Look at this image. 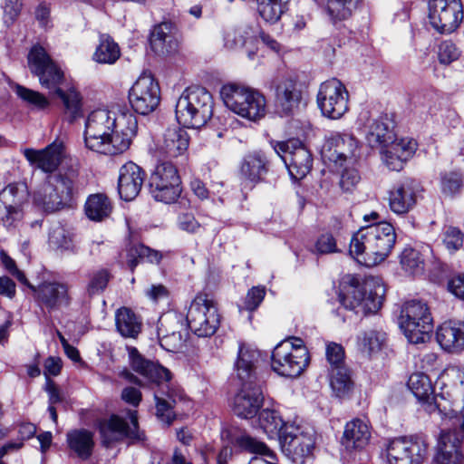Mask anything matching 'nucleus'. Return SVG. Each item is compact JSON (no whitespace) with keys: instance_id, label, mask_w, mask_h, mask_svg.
Here are the masks:
<instances>
[{"instance_id":"7c9ffc66","label":"nucleus","mask_w":464,"mask_h":464,"mask_svg":"<svg viewBox=\"0 0 464 464\" xmlns=\"http://www.w3.org/2000/svg\"><path fill=\"white\" fill-rule=\"evenodd\" d=\"M276 105L281 113L290 114L299 104L301 92L296 82L290 78H282L276 82Z\"/></svg>"},{"instance_id":"5fc2aeb1","label":"nucleus","mask_w":464,"mask_h":464,"mask_svg":"<svg viewBox=\"0 0 464 464\" xmlns=\"http://www.w3.org/2000/svg\"><path fill=\"white\" fill-rule=\"evenodd\" d=\"M110 277V274L106 269H100L93 272L87 285L89 295H93L103 292L109 283Z\"/></svg>"},{"instance_id":"4be33fe9","label":"nucleus","mask_w":464,"mask_h":464,"mask_svg":"<svg viewBox=\"0 0 464 464\" xmlns=\"http://www.w3.org/2000/svg\"><path fill=\"white\" fill-rule=\"evenodd\" d=\"M363 132L371 148L382 149L399 140L394 132V122L387 116L369 120Z\"/></svg>"},{"instance_id":"412c9836","label":"nucleus","mask_w":464,"mask_h":464,"mask_svg":"<svg viewBox=\"0 0 464 464\" xmlns=\"http://www.w3.org/2000/svg\"><path fill=\"white\" fill-rule=\"evenodd\" d=\"M419 185L412 179L395 184L388 192L390 209L397 215L410 212L417 203Z\"/></svg>"},{"instance_id":"f257e3e1","label":"nucleus","mask_w":464,"mask_h":464,"mask_svg":"<svg viewBox=\"0 0 464 464\" xmlns=\"http://www.w3.org/2000/svg\"><path fill=\"white\" fill-rule=\"evenodd\" d=\"M138 121L126 106L112 105L88 113L84 121L85 147L98 154L116 156L125 152L137 135Z\"/></svg>"},{"instance_id":"2eb2a0df","label":"nucleus","mask_w":464,"mask_h":464,"mask_svg":"<svg viewBox=\"0 0 464 464\" xmlns=\"http://www.w3.org/2000/svg\"><path fill=\"white\" fill-rule=\"evenodd\" d=\"M160 101V86L150 74H141L130 89V104L137 113L141 115L154 111Z\"/></svg>"},{"instance_id":"864d4df0","label":"nucleus","mask_w":464,"mask_h":464,"mask_svg":"<svg viewBox=\"0 0 464 464\" xmlns=\"http://www.w3.org/2000/svg\"><path fill=\"white\" fill-rule=\"evenodd\" d=\"M236 444L243 450L248 453H256L261 455H272L268 447L257 440L256 437H237Z\"/></svg>"},{"instance_id":"680f3d73","label":"nucleus","mask_w":464,"mask_h":464,"mask_svg":"<svg viewBox=\"0 0 464 464\" xmlns=\"http://www.w3.org/2000/svg\"><path fill=\"white\" fill-rule=\"evenodd\" d=\"M156 415L161 421L169 424L174 417L172 404L170 401L160 398L155 394Z\"/></svg>"},{"instance_id":"13d9d810","label":"nucleus","mask_w":464,"mask_h":464,"mask_svg":"<svg viewBox=\"0 0 464 464\" xmlns=\"http://www.w3.org/2000/svg\"><path fill=\"white\" fill-rule=\"evenodd\" d=\"M266 295V288L264 286H253L248 290L244 301V309L247 311H255L262 303Z\"/></svg>"},{"instance_id":"c9c22d12","label":"nucleus","mask_w":464,"mask_h":464,"mask_svg":"<svg viewBox=\"0 0 464 464\" xmlns=\"http://www.w3.org/2000/svg\"><path fill=\"white\" fill-rule=\"evenodd\" d=\"M150 44L153 52L159 55L170 54L178 48V41L171 34V27L168 23H162L153 28Z\"/></svg>"},{"instance_id":"f03ea898","label":"nucleus","mask_w":464,"mask_h":464,"mask_svg":"<svg viewBox=\"0 0 464 464\" xmlns=\"http://www.w3.org/2000/svg\"><path fill=\"white\" fill-rule=\"evenodd\" d=\"M28 68L36 75L41 85L48 90H53L62 100L65 114L72 122L82 116V96L74 88L63 91L59 85L63 81V72L51 58L47 51L40 44H34L27 55Z\"/></svg>"},{"instance_id":"f8f14e48","label":"nucleus","mask_w":464,"mask_h":464,"mask_svg":"<svg viewBox=\"0 0 464 464\" xmlns=\"http://www.w3.org/2000/svg\"><path fill=\"white\" fill-rule=\"evenodd\" d=\"M152 198L160 202L170 204L180 195V178L177 168L170 162L156 166L149 180Z\"/></svg>"},{"instance_id":"49530a36","label":"nucleus","mask_w":464,"mask_h":464,"mask_svg":"<svg viewBox=\"0 0 464 464\" xmlns=\"http://www.w3.org/2000/svg\"><path fill=\"white\" fill-rule=\"evenodd\" d=\"M408 387L418 400H427L433 392L430 378L421 372L410 376Z\"/></svg>"},{"instance_id":"bf43d9fd","label":"nucleus","mask_w":464,"mask_h":464,"mask_svg":"<svg viewBox=\"0 0 464 464\" xmlns=\"http://www.w3.org/2000/svg\"><path fill=\"white\" fill-rule=\"evenodd\" d=\"M443 243L450 251L459 249L463 245L462 232L457 227H448L444 234Z\"/></svg>"},{"instance_id":"c03bdc74","label":"nucleus","mask_w":464,"mask_h":464,"mask_svg":"<svg viewBox=\"0 0 464 464\" xmlns=\"http://www.w3.org/2000/svg\"><path fill=\"white\" fill-rule=\"evenodd\" d=\"M401 268L411 275H420L424 271V259L421 253L411 246H406L400 254Z\"/></svg>"},{"instance_id":"0eeeda50","label":"nucleus","mask_w":464,"mask_h":464,"mask_svg":"<svg viewBox=\"0 0 464 464\" xmlns=\"http://www.w3.org/2000/svg\"><path fill=\"white\" fill-rule=\"evenodd\" d=\"M308 363L309 353L300 338L284 340L272 352V370L281 376L295 378L304 372Z\"/></svg>"},{"instance_id":"4c0bfd02","label":"nucleus","mask_w":464,"mask_h":464,"mask_svg":"<svg viewBox=\"0 0 464 464\" xmlns=\"http://www.w3.org/2000/svg\"><path fill=\"white\" fill-rule=\"evenodd\" d=\"M330 387L335 397L344 399L349 397L353 389L350 371L346 366L329 368Z\"/></svg>"},{"instance_id":"3c124183","label":"nucleus","mask_w":464,"mask_h":464,"mask_svg":"<svg viewBox=\"0 0 464 464\" xmlns=\"http://www.w3.org/2000/svg\"><path fill=\"white\" fill-rule=\"evenodd\" d=\"M14 91L21 100L38 110H44L49 106V101L38 92L19 84L14 87Z\"/></svg>"},{"instance_id":"58836bf2","label":"nucleus","mask_w":464,"mask_h":464,"mask_svg":"<svg viewBox=\"0 0 464 464\" xmlns=\"http://www.w3.org/2000/svg\"><path fill=\"white\" fill-rule=\"evenodd\" d=\"M117 331L125 338H136L141 330V321L127 307H121L115 313Z\"/></svg>"},{"instance_id":"052dcab7","label":"nucleus","mask_w":464,"mask_h":464,"mask_svg":"<svg viewBox=\"0 0 464 464\" xmlns=\"http://www.w3.org/2000/svg\"><path fill=\"white\" fill-rule=\"evenodd\" d=\"M315 250L318 254H332L338 251L336 240L331 233L322 234L316 240Z\"/></svg>"},{"instance_id":"20e7f679","label":"nucleus","mask_w":464,"mask_h":464,"mask_svg":"<svg viewBox=\"0 0 464 464\" xmlns=\"http://www.w3.org/2000/svg\"><path fill=\"white\" fill-rule=\"evenodd\" d=\"M76 172L50 175L33 192L34 205L47 214L72 208L75 203L77 188Z\"/></svg>"},{"instance_id":"dca6fc26","label":"nucleus","mask_w":464,"mask_h":464,"mask_svg":"<svg viewBox=\"0 0 464 464\" xmlns=\"http://www.w3.org/2000/svg\"><path fill=\"white\" fill-rule=\"evenodd\" d=\"M275 150L295 179H303L310 172L313 161L311 153L298 140L278 142Z\"/></svg>"},{"instance_id":"ea45409f","label":"nucleus","mask_w":464,"mask_h":464,"mask_svg":"<svg viewBox=\"0 0 464 464\" xmlns=\"http://www.w3.org/2000/svg\"><path fill=\"white\" fill-rule=\"evenodd\" d=\"M223 38L225 47L230 50L247 46L257 42L256 31L248 25L227 29L224 32Z\"/></svg>"},{"instance_id":"423d86ee","label":"nucleus","mask_w":464,"mask_h":464,"mask_svg":"<svg viewBox=\"0 0 464 464\" xmlns=\"http://www.w3.org/2000/svg\"><path fill=\"white\" fill-rule=\"evenodd\" d=\"M220 95L226 107L242 118L256 121L266 115V98L256 89L228 83L221 88Z\"/></svg>"},{"instance_id":"6e6d98bb","label":"nucleus","mask_w":464,"mask_h":464,"mask_svg":"<svg viewBox=\"0 0 464 464\" xmlns=\"http://www.w3.org/2000/svg\"><path fill=\"white\" fill-rule=\"evenodd\" d=\"M371 432L369 420L366 417H356L345 424L343 435H370Z\"/></svg>"},{"instance_id":"39448f33","label":"nucleus","mask_w":464,"mask_h":464,"mask_svg":"<svg viewBox=\"0 0 464 464\" xmlns=\"http://www.w3.org/2000/svg\"><path fill=\"white\" fill-rule=\"evenodd\" d=\"M175 114L178 122L183 127L201 128L212 117V95L203 87H188L176 102Z\"/></svg>"},{"instance_id":"37998d69","label":"nucleus","mask_w":464,"mask_h":464,"mask_svg":"<svg viewBox=\"0 0 464 464\" xmlns=\"http://www.w3.org/2000/svg\"><path fill=\"white\" fill-rule=\"evenodd\" d=\"M290 0H256L257 12L264 21L275 24L288 8Z\"/></svg>"},{"instance_id":"7ed1b4c3","label":"nucleus","mask_w":464,"mask_h":464,"mask_svg":"<svg viewBox=\"0 0 464 464\" xmlns=\"http://www.w3.org/2000/svg\"><path fill=\"white\" fill-rule=\"evenodd\" d=\"M395 242L396 234L392 225L377 222L362 227L353 234L349 251L365 266H374L388 257Z\"/></svg>"},{"instance_id":"ddd939ff","label":"nucleus","mask_w":464,"mask_h":464,"mask_svg":"<svg viewBox=\"0 0 464 464\" xmlns=\"http://www.w3.org/2000/svg\"><path fill=\"white\" fill-rule=\"evenodd\" d=\"M316 102L324 117L339 120L348 111L349 93L339 80L333 78L320 85Z\"/></svg>"},{"instance_id":"a19ab883","label":"nucleus","mask_w":464,"mask_h":464,"mask_svg":"<svg viewBox=\"0 0 464 464\" xmlns=\"http://www.w3.org/2000/svg\"><path fill=\"white\" fill-rule=\"evenodd\" d=\"M121 56V50L117 43L107 34L100 36V43L93 53V60L98 63L113 64Z\"/></svg>"},{"instance_id":"8fccbe9b","label":"nucleus","mask_w":464,"mask_h":464,"mask_svg":"<svg viewBox=\"0 0 464 464\" xmlns=\"http://www.w3.org/2000/svg\"><path fill=\"white\" fill-rule=\"evenodd\" d=\"M462 54V50L452 40L441 41L437 45L436 55L440 64L448 66L458 61Z\"/></svg>"},{"instance_id":"aec40b11","label":"nucleus","mask_w":464,"mask_h":464,"mask_svg":"<svg viewBox=\"0 0 464 464\" xmlns=\"http://www.w3.org/2000/svg\"><path fill=\"white\" fill-rule=\"evenodd\" d=\"M263 401V392L257 384L241 383V388L231 399L230 406L237 416L251 419L256 415Z\"/></svg>"},{"instance_id":"a18cd8bd","label":"nucleus","mask_w":464,"mask_h":464,"mask_svg":"<svg viewBox=\"0 0 464 464\" xmlns=\"http://www.w3.org/2000/svg\"><path fill=\"white\" fill-rule=\"evenodd\" d=\"M161 255L144 245H135L128 251V266L133 270L140 262L148 261L150 263H159Z\"/></svg>"},{"instance_id":"a211bd4d","label":"nucleus","mask_w":464,"mask_h":464,"mask_svg":"<svg viewBox=\"0 0 464 464\" xmlns=\"http://www.w3.org/2000/svg\"><path fill=\"white\" fill-rule=\"evenodd\" d=\"M357 148V141L352 135L339 132L332 133L323 146L322 157L336 166L343 167L344 162L353 161Z\"/></svg>"},{"instance_id":"c85d7f7f","label":"nucleus","mask_w":464,"mask_h":464,"mask_svg":"<svg viewBox=\"0 0 464 464\" xmlns=\"http://www.w3.org/2000/svg\"><path fill=\"white\" fill-rule=\"evenodd\" d=\"M283 453L295 464H304L313 457L314 437H278Z\"/></svg>"},{"instance_id":"6ab92c4d","label":"nucleus","mask_w":464,"mask_h":464,"mask_svg":"<svg viewBox=\"0 0 464 464\" xmlns=\"http://www.w3.org/2000/svg\"><path fill=\"white\" fill-rule=\"evenodd\" d=\"M23 154L32 167L45 173L55 171L66 157L64 144L59 140L42 150L26 148L23 150Z\"/></svg>"},{"instance_id":"338daca9","label":"nucleus","mask_w":464,"mask_h":464,"mask_svg":"<svg viewBox=\"0 0 464 464\" xmlns=\"http://www.w3.org/2000/svg\"><path fill=\"white\" fill-rule=\"evenodd\" d=\"M4 19L5 24H12L19 15L22 0H5Z\"/></svg>"},{"instance_id":"bb28decb","label":"nucleus","mask_w":464,"mask_h":464,"mask_svg":"<svg viewBox=\"0 0 464 464\" xmlns=\"http://www.w3.org/2000/svg\"><path fill=\"white\" fill-rule=\"evenodd\" d=\"M416 149L417 143L413 139H399L381 149L382 160L389 169L399 171L403 168L404 162L412 157Z\"/></svg>"},{"instance_id":"72a5a7b5","label":"nucleus","mask_w":464,"mask_h":464,"mask_svg":"<svg viewBox=\"0 0 464 464\" xmlns=\"http://www.w3.org/2000/svg\"><path fill=\"white\" fill-rule=\"evenodd\" d=\"M269 161L262 151L246 154L240 166L241 178L248 182L256 184L262 181L268 172Z\"/></svg>"},{"instance_id":"e2e57ef3","label":"nucleus","mask_w":464,"mask_h":464,"mask_svg":"<svg viewBox=\"0 0 464 464\" xmlns=\"http://www.w3.org/2000/svg\"><path fill=\"white\" fill-rule=\"evenodd\" d=\"M344 352L343 347L335 343H331L326 347V358L330 368L335 366H345L343 363Z\"/></svg>"},{"instance_id":"79ce46f5","label":"nucleus","mask_w":464,"mask_h":464,"mask_svg":"<svg viewBox=\"0 0 464 464\" xmlns=\"http://www.w3.org/2000/svg\"><path fill=\"white\" fill-rule=\"evenodd\" d=\"M111 211V202L104 194L98 193L91 195L85 202V213L92 220L101 221L109 217Z\"/></svg>"},{"instance_id":"f3484780","label":"nucleus","mask_w":464,"mask_h":464,"mask_svg":"<svg viewBox=\"0 0 464 464\" xmlns=\"http://www.w3.org/2000/svg\"><path fill=\"white\" fill-rule=\"evenodd\" d=\"M158 334L160 345L168 351L177 352L185 345L188 332L181 315L167 313L159 320Z\"/></svg>"},{"instance_id":"c756f323","label":"nucleus","mask_w":464,"mask_h":464,"mask_svg":"<svg viewBox=\"0 0 464 464\" xmlns=\"http://www.w3.org/2000/svg\"><path fill=\"white\" fill-rule=\"evenodd\" d=\"M133 371L153 382H168L171 375L168 369L143 358L135 347H127Z\"/></svg>"},{"instance_id":"9d476101","label":"nucleus","mask_w":464,"mask_h":464,"mask_svg":"<svg viewBox=\"0 0 464 464\" xmlns=\"http://www.w3.org/2000/svg\"><path fill=\"white\" fill-rule=\"evenodd\" d=\"M186 319L188 328L198 337L213 335L220 324L216 303L201 293L191 301Z\"/></svg>"},{"instance_id":"1a4fd4ad","label":"nucleus","mask_w":464,"mask_h":464,"mask_svg":"<svg viewBox=\"0 0 464 464\" xmlns=\"http://www.w3.org/2000/svg\"><path fill=\"white\" fill-rule=\"evenodd\" d=\"M384 294L382 285L366 282L363 285H350L344 293L339 295V301L343 308L365 315L374 314L381 308Z\"/></svg>"},{"instance_id":"5701e85b","label":"nucleus","mask_w":464,"mask_h":464,"mask_svg":"<svg viewBox=\"0 0 464 464\" xmlns=\"http://www.w3.org/2000/svg\"><path fill=\"white\" fill-rule=\"evenodd\" d=\"M259 426L267 435H304L302 420L296 418L293 421H284L278 412L271 409H264L259 414Z\"/></svg>"},{"instance_id":"e433bc0d","label":"nucleus","mask_w":464,"mask_h":464,"mask_svg":"<svg viewBox=\"0 0 464 464\" xmlns=\"http://www.w3.org/2000/svg\"><path fill=\"white\" fill-rule=\"evenodd\" d=\"M100 431L104 435L107 432H118L121 435H137V412L130 411L127 418L112 415L108 420L100 422Z\"/></svg>"},{"instance_id":"f704fd0d","label":"nucleus","mask_w":464,"mask_h":464,"mask_svg":"<svg viewBox=\"0 0 464 464\" xmlns=\"http://www.w3.org/2000/svg\"><path fill=\"white\" fill-rule=\"evenodd\" d=\"M386 343V334L375 329H367L358 334L356 347L362 356L368 359L377 358Z\"/></svg>"},{"instance_id":"603ef678","label":"nucleus","mask_w":464,"mask_h":464,"mask_svg":"<svg viewBox=\"0 0 464 464\" xmlns=\"http://www.w3.org/2000/svg\"><path fill=\"white\" fill-rule=\"evenodd\" d=\"M70 449L81 459H88L93 448L92 437H68Z\"/></svg>"},{"instance_id":"6e6552de","label":"nucleus","mask_w":464,"mask_h":464,"mask_svg":"<svg viewBox=\"0 0 464 464\" xmlns=\"http://www.w3.org/2000/svg\"><path fill=\"white\" fill-rule=\"evenodd\" d=\"M433 321L427 304L421 301L406 302L401 311L400 327L411 343L428 342L433 328Z\"/></svg>"},{"instance_id":"774afa93","label":"nucleus","mask_w":464,"mask_h":464,"mask_svg":"<svg viewBox=\"0 0 464 464\" xmlns=\"http://www.w3.org/2000/svg\"><path fill=\"white\" fill-rule=\"evenodd\" d=\"M178 226L181 230L188 233H197L200 228V224L190 213L180 215L178 219Z\"/></svg>"},{"instance_id":"09e8293b","label":"nucleus","mask_w":464,"mask_h":464,"mask_svg":"<svg viewBox=\"0 0 464 464\" xmlns=\"http://www.w3.org/2000/svg\"><path fill=\"white\" fill-rule=\"evenodd\" d=\"M49 246L61 252L72 251L73 245L70 233L61 225L53 226L49 233Z\"/></svg>"},{"instance_id":"de8ad7c7","label":"nucleus","mask_w":464,"mask_h":464,"mask_svg":"<svg viewBox=\"0 0 464 464\" xmlns=\"http://www.w3.org/2000/svg\"><path fill=\"white\" fill-rule=\"evenodd\" d=\"M358 0H328L327 12L333 21L345 20L356 8Z\"/></svg>"},{"instance_id":"393cba45","label":"nucleus","mask_w":464,"mask_h":464,"mask_svg":"<svg viewBox=\"0 0 464 464\" xmlns=\"http://www.w3.org/2000/svg\"><path fill=\"white\" fill-rule=\"evenodd\" d=\"M36 300L50 310L68 306L71 302L69 287L60 282H43L37 287L32 286Z\"/></svg>"},{"instance_id":"4d7b16f0","label":"nucleus","mask_w":464,"mask_h":464,"mask_svg":"<svg viewBox=\"0 0 464 464\" xmlns=\"http://www.w3.org/2000/svg\"><path fill=\"white\" fill-rule=\"evenodd\" d=\"M441 190L446 195L458 192L462 185L461 174L456 171L444 173L440 180Z\"/></svg>"},{"instance_id":"69168bd1","label":"nucleus","mask_w":464,"mask_h":464,"mask_svg":"<svg viewBox=\"0 0 464 464\" xmlns=\"http://www.w3.org/2000/svg\"><path fill=\"white\" fill-rule=\"evenodd\" d=\"M368 441L369 437H341V450L351 453L353 450L362 449Z\"/></svg>"},{"instance_id":"a878e982","label":"nucleus","mask_w":464,"mask_h":464,"mask_svg":"<svg viewBox=\"0 0 464 464\" xmlns=\"http://www.w3.org/2000/svg\"><path fill=\"white\" fill-rule=\"evenodd\" d=\"M145 173L135 163L130 161L121 167L118 179V191L125 201L134 199L144 182Z\"/></svg>"},{"instance_id":"cd10ccee","label":"nucleus","mask_w":464,"mask_h":464,"mask_svg":"<svg viewBox=\"0 0 464 464\" xmlns=\"http://www.w3.org/2000/svg\"><path fill=\"white\" fill-rule=\"evenodd\" d=\"M189 144L188 132L178 126L168 128L157 143L160 155L175 159L185 155Z\"/></svg>"},{"instance_id":"b1692460","label":"nucleus","mask_w":464,"mask_h":464,"mask_svg":"<svg viewBox=\"0 0 464 464\" xmlns=\"http://www.w3.org/2000/svg\"><path fill=\"white\" fill-rule=\"evenodd\" d=\"M259 351L252 344L239 343L234 362V372L241 383H255Z\"/></svg>"},{"instance_id":"0e129e2a","label":"nucleus","mask_w":464,"mask_h":464,"mask_svg":"<svg viewBox=\"0 0 464 464\" xmlns=\"http://www.w3.org/2000/svg\"><path fill=\"white\" fill-rule=\"evenodd\" d=\"M360 175L355 169H345L340 179V187L344 192H351L360 181Z\"/></svg>"},{"instance_id":"2f4dec72","label":"nucleus","mask_w":464,"mask_h":464,"mask_svg":"<svg viewBox=\"0 0 464 464\" xmlns=\"http://www.w3.org/2000/svg\"><path fill=\"white\" fill-rule=\"evenodd\" d=\"M460 437H436L435 464H463Z\"/></svg>"},{"instance_id":"9b49d317","label":"nucleus","mask_w":464,"mask_h":464,"mask_svg":"<svg viewBox=\"0 0 464 464\" xmlns=\"http://www.w3.org/2000/svg\"><path fill=\"white\" fill-rule=\"evenodd\" d=\"M428 10L430 24L440 34L455 32L464 17L461 0H429Z\"/></svg>"},{"instance_id":"473e14b6","label":"nucleus","mask_w":464,"mask_h":464,"mask_svg":"<svg viewBox=\"0 0 464 464\" xmlns=\"http://www.w3.org/2000/svg\"><path fill=\"white\" fill-rule=\"evenodd\" d=\"M436 338L441 348L450 353L459 352L464 348V324L448 321L439 326Z\"/></svg>"},{"instance_id":"4468645a","label":"nucleus","mask_w":464,"mask_h":464,"mask_svg":"<svg viewBox=\"0 0 464 464\" xmlns=\"http://www.w3.org/2000/svg\"><path fill=\"white\" fill-rule=\"evenodd\" d=\"M424 437H393L386 447L388 464H420L427 452Z\"/></svg>"}]
</instances>
